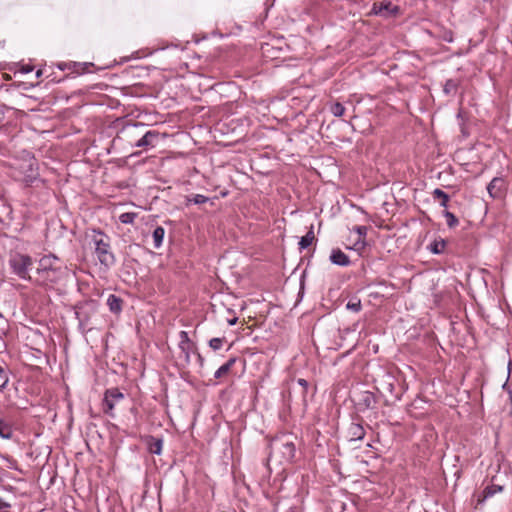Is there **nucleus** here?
Returning a JSON list of instances; mask_svg holds the SVG:
<instances>
[{
  "label": "nucleus",
  "mask_w": 512,
  "mask_h": 512,
  "mask_svg": "<svg viewBox=\"0 0 512 512\" xmlns=\"http://www.w3.org/2000/svg\"><path fill=\"white\" fill-rule=\"evenodd\" d=\"M458 84L455 80L449 79L444 85V92L446 94H455L457 91Z\"/></svg>",
  "instance_id": "obj_23"
},
{
  "label": "nucleus",
  "mask_w": 512,
  "mask_h": 512,
  "mask_svg": "<svg viewBox=\"0 0 512 512\" xmlns=\"http://www.w3.org/2000/svg\"><path fill=\"white\" fill-rule=\"evenodd\" d=\"M330 260L333 264L340 266H347L350 263L348 256L343 253L340 249H335L330 255Z\"/></svg>",
  "instance_id": "obj_7"
},
{
  "label": "nucleus",
  "mask_w": 512,
  "mask_h": 512,
  "mask_svg": "<svg viewBox=\"0 0 512 512\" xmlns=\"http://www.w3.org/2000/svg\"><path fill=\"white\" fill-rule=\"evenodd\" d=\"M444 249H445V242L443 240H441V241H434L430 245V250L434 254L442 253L444 251Z\"/></svg>",
  "instance_id": "obj_24"
},
{
  "label": "nucleus",
  "mask_w": 512,
  "mask_h": 512,
  "mask_svg": "<svg viewBox=\"0 0 512 512\" xmlns=\"http://www.w3.org/2000/svg\"><path fill=\"white\" fill-rule=\"evenodd\" d=\"M398 11V7L394 6L391 2H381L374 4L372 12L375 15L388 16Z\"/></svg>",
  "instance_id": "obj_6"
},
{
  "label": "nucleus",
  "mask_w": 512,
  "mask_h": 512,
  "mask_svg": "<svg viewBox=\"0 0 512 512\" xmlns=\"http://www.w3.org/2000/svg\"><path fill=\"white\" fill-rule=\"evenodd\" d=\"M148 450L152 454L160 455L162 452L163 441L159 438L149 437L147 440Z\"/></svg>",
  "instance_id": "obj_9"
},
{
  "label": "nucleus",
  "mask_w": 512,
  "mask_h": 512,
  "mask_svg": "<svg viewBox=\"0 0 512 512\" xmlns=\"http://www.w3.org/2000/svg\"><path fill=\"white\" fill-rule=\"evenodd\" d=\"M158 137V132L147 131L135 144L136 147L153 146V142Z\"/></svg>",
  "instance_id": "obj_8"
},
{
  "label": "nucleus",
  "mask_w": 512,
  "mask_h": 512,
  "mask_svg": "<svg viewBox=\"0 0 512 512\" xmlns=\"http://www.w3.org/2000/svg\"><path fill=\"white\" fill-rule=\"evenodd\" d=\"M9 383V370L0 365V391H3Z\"/></svg>",
  "instance_id": "obj_18"
},
{
  "label": "nucleus",
  "mask_w": 512,
  "mask_h": 512,
  "mask_svg": "<svg viewBox=\"0 0 512 512\" xmlns=\"http://www.w3.org/2000/svg\"><path fill=\"white\" fill-rule=\"evenodd\" d=\"M508 184L502 177H494L487 186V191L493 199H502L507 192Z\"/></svg>",
  "instance_id": "obj_4"
},
{
  "label": "nucleus",
  "mask_w": 512,
  "mask_h": 512,
  "mask_svg": "<svg viewBox=\"0 0 512 512\" xmlns=\"http://www.w3.org/2000/svg\"><path fill=\"white\" fill-rule=\"evenodd\" d=\"M11 505L0 498V510L8 509Z\"/></svg>",
  "instance_id": "obj_31"
},
{
  "label": "nucleus",
  "mask_w": 512,
  "mask_h": 512,
  "mask_svg": "<svg viewBox=\"0 0 512 512\" xmlns=\"http://www.w3.org/2000/svg\"><path fill=\"white\" fill-rule=\"evenodd\" d=\"M179 348L181 350L184 361L186 363H189L190 362V353L195 349L194 343H190V344H186V345L182 344V345H179Z\"/></svg>",
  "instance_id": "obj_19"
},
{
  "label": "nucleus",
  "mask_w": 512,
  "mask_h": 512,
  "mask_svg": "<svg viewBox=\"0 0 512 512\" xmlns=\"http://www.w3.org/2000/svg\"><path fill=\"white\" fill-rule=\"evenodd\" d=\"M164 235H165V230L163 227L159 226L153 231L152 237H153V241H154V246L156 248H159L162 245Z\"/></svg>",
  "instance_id": "obj_17"
},
{
  "label": "nucleus",
  "mask_w": 512,
  "mask_h": 512,
  "mask_svg": "<svg viewBox=\"0 0 512 512\" xmlns=\"http://www.w3.org/2000/svg\"><path fill=\"white\" fill-rule=\"evenodd\" d=\"M92 242L100 263L106 267L111 266L114 263V256L110 252L108 237L100 231H93Z\"/></svg>",
  "instance_id": "obj_1"
},
{
  "label": "nucleus",
  "mask_w": 512,
  "mask_h": 512,
  "mask_svg": "<svg viewBox=\"0 0 512 512\" xmlns=\"http://www.w3.org/2000/svg\"><path fill=\"white\" fill-rule=\"evenodd\" d=\"M432 195H433V198L436 199V200H440V205L442 207H447V204H448V201H449V196L448 194H446L443 190L439 189V188H436L433 192H432Z\"/></svg>",
  "instance_id": "obj_16"
},
{
  "label": "nucleus",
  "mask_w": 512,
  "mask_h": 512,
  "mask_svg": "<svg viewBox=\"0 0 512 512\" xmlns=\"http://www.w3.org/2000/svg\"><path fill=\"white\" fill-rule=\"evenodd\" d=\"M314 240L315 235L313 231V226H311L310 230L306 233V235L301 237L299 241V248L301 250L308 248L313 243Z\"/></svg>",
  "instance_id": "obj_12"
},
{
  "label": "nucleus",
  "mask_w": 512,
  "mask_h": 512,
  "mask_svg": "<svg viewBox=\"0 0 512 512\" xmlns=\"http://www.w3.org/2000/svg\"><path fill=\"white\" fill-rule=\"evenodd\" d=\"M444 217L446 218V221H447V225L449 227H455L457 224H458V219L456 218V216L449 212V211H444Z\"/></svg>",
  "instance_id": "obj_26"
},
{
  "label": "nucleus",
  "mask_w": 512,
  "mask_h": 512,
  "mask_svg": "<svg viewBox=\"0 0 512 512\" xmlns=\"http://www.w3.org/2000/svg\"><path fill=\"white\" fill-rule=\"evenodd\" d=\"M329 109L335 117H341L345 113V107L339 102L332 103Z\"/></svg>",
  "instance_id": "obj_21"
},
{
  "label": "nucleus",
  "mask_w": 512,
  "mask_h": 512,
  "mask_svg": "<svg viewBox=\"0 0 512 512\" xmlns=\"http://www.w3.org/2000/svg\"><path fill=\"white\" fill-rule=\"evenodd\" d=\"M223 341H224V339H223V338H212V339L209 341V346H210L213 350H219V349L222 347Z\"/></svg>",
  "instance_id": "obj_28"
},
{
  "label": "nucleus",
  "mask_w": 512,
  "mask_h": 512,
  "mask_svg": "<svg viewBox=\"0 0 512 512\" xmlns=\"http://www.w3.org/2000/svg\"><path fill=\"white\" fill-rule=\"evenodd\" d=\"M350 433L352 435V439H362L364 437L363 427L359 424H352L350 427Z\"/></svg>",
  "instance_id": "obj_20"
},
{
  "label": "nucleus",
  "mask_w": 512,
  "mask_h": 512,
  "mask_svg": "<svg viewBox=\"0 0 512 512\" xmlns=\"http://www.w3.org/2000/svg\"><path fill=\"white\" fill-rule=\"evenodd\" d=\"M12 434L13 430L11 424L4 419H0V437L3 439H10Z\"/></svg>",
  "instance_id": "obj_13"
},
{
  "label": "nucleus",
  "mask_w": 512,
  "mask_h": 512,
  "mask_svg": "<svg viewBox=\"0 0 512 512\" xmlns=\"http://www.w3.org/2000/svg\"><path fill=\"white\" fill-rule=\"evenodd\" d=\"M236 362V358H230L225 364H223L221 367L218 368V370L215 372L214 374V377L216 379H219L221 377H224L226 376L231 368L233 367V365L235 364Z\"/></svg>",
  "instance_id": "obj_11"
},
{
  "label": "nucleus",
  "mask_w": 512,
  "mask_h": 512,
  "mask_svg": "<svg viewBox=\"0 0 512 512\" xmlns=\"http://www.w3.org/2000/svg\"><path fill=\"white\" fill-rule=\"evenodd\" d=\"M41 75H42V71H41V70H38V71L36 72V76H37V77H40Z\"/></svg>",
  "instance_id": "obj_36"
},
{
  "label": "nucleus",
  "mask_w": 512,
  "mask_h": 512,
  "mask_svg": "<svg viewBox=\"0 0 512 512\" xmlns=\"http://www.w3.org/2000/svg\"><path fill=\"white\" fill-rule=\"evenodd\" d=\"M32 70H33V68H32L31 66H28V65L23 66V67H22V69H21V71H22L23 73H29V72H31Z\"/></svg>",
  "instance_id": "obj_33"
},
{
  "label": "nucleus",
  "mask_w": 512,
  "mask_h": 512,
  "mask_svg": "<svg viewBox=\"0 0 512 512\" xmlns=\"http://www.w3.org/2000/svg\"><path fill=\"white\" fill-rule=\"evenodd\" d=\"M236 322H237V318H233V319L228 320V324L231 325V326L236 324Z\"/></svg>",
  "instance_id": "obj_35"
},
{
  "label": "nucleus",
  "mask_w": 512,
  "mask_h": 512,
  "mask_svg": "<svg viewBox=\"0 0 512 512\" xmlns=\"http://www.w3.org/2000/svg\"><path fill=\"white\" fill-rule=\"evenodd\" d=\"M273 450L282 456L286 462H291L295 457V443L287 437L277 439L273 443Z\"/></svg>",
  "instance_id": "obj_3"
},
{
  "label": "nucleus",
  "mask_w": 512,
  "mask_h": 512,
  "mask_svg": "<svg viewBox=\"0 0 512 512\" xmlns=\"http://www.w3.org/2000/svg\"><path fill=\"white\" fill-rule=\"evenodd\" d=\"M353 231H355L358 234V240L355 243L356 249H362L365 246V237L368 231V228L366 226H355L353 228Z\"/></svg>",
  "instance_id": "obj_10"
},
{
  "label": "nucleus",
  "mask_w": 512,
  "mask_h": 512,
  "mask_svg": "<svg viewBox=\"0 0 512 512\" xmlns=\"http://www.w3.org/2000/svg\"><path fill=\"white\" fill-rule=\"evenodd\" d=\"M121 304V299L115 295H110L107 299V305L109 306L111 312L119 313L122 309Z\"/></svg>",
  "instance_id": "obj_14"
},
{
  "label": "nucleus",
  "mask_w": 512,
  "mask_h": 512,
  "mask_svg": "<svg viewBox=\"0 0 512 512\" xmlns=\"http://www.w3.org/2000/svg\"><path fill=\"white\" fill-rule=\"evenodd\" d=\"M13 272L22 279L29 278V269L32 266V260L27 255L16 254L9 260Z\"/></svg>",
  "instance_id": "obj_2"
},
{
  "label": "nucleus",
  "mask_w": 512,
  "mask_h": 512,
  "mask_svg": "<svg viewBox=\"0 0 512 512\" xmlns=\"http://www.w3.org/2000/svg\"><path fill=\"white\" fill-rule=\"evenodd\" d=\"M361 301L359 299H351L347 304L346 308L353 312H359L361 310Z\"/></svg>",
  "instance_id": "obj_25"
},
{
  "label": "nucleus",
  "mask_w": 512,
  "mask_h": 512,
  "mask_svg": "<svg viewBox=\"0 0 512 512\" xmlns=\"http://www.w3.org/2000/svg\"><path fill=\"white\" fill-rule=\"evenodd\" d=\"M51 260L52 258L51 257H44L41 259V266L44 268V269H47L48 266H51Z\"/></svg>",
  "instance_id": "obj_30"
},
{
  "label": "nucleus",
  "mask_w": 512,
  "mask_h": 512,
  "mask_svg": "<svg viewBox=\"0 0 512 512\" xmlns=\"http://www.w3.org/2000/svg\"><path fill=\"white\" fill-rule=\"evenodd\" d=\"M188 202H193L194 204H203L208 201V198L201 194H195L187 198Z\"/></svg>",
  "instance_id": "obj_27"
},
{
  "label": "nucleus",
  "mask_w": 512,
  "mask_h": 512,
  "mask_svg": "<svg viewBox=\"0 0 512 512\" xmlns=\"http://www.w3.org/2000/svg\"><path fill=\"white\" fill-rule=\"evenodd\" d=\"M179 339H180V342H179V345H186V344H190V343H193L190 339H189V336H188V333L186 331H181L179 333Z\"/></svg>",
  "instance_id": "obj_29"
},
{
  "label": "nucleus",
  "mask_w": 512,
  "mask_h": 512,
  "mask_svg": "<svg viewBox=\"0 0 512 512\" xmlns=\"http://www.w3.org/2000/svg\"><path fill=\"white\" fill-rule=\"evenodd\" d=\"M124 398V395L122 392L119 391L117 388L108 389L105 392L104 396V412L106 414H109L110 416H113V409L117 403H119Z\"/></svg>",
  "instance_id": "obj_5"
},
{
  "label": "nucleus",
  "mask_w": 512,
  "mask_h": 512,
  "mask_svg": "<svg viewBox=\"0 0 512 512\" xmlns=\"http://www.w3.org/2000/svg\"><path fill=\"white\" fill-rule=\"evenodd\" d=\"M142 126H143V124H141V123H137V124H133L132 126H127V127L125 128V130L130 129V128L142 127Z\"/></svg>",
  "instance_id": "obj_34"
},
{
  "label": "nucleus",
  "mask_w": 512,
  "mask_h": 512,
  "mask_svg": "<svg viewBox=\"0 0 512 512\" xmlns=\"http://www.w3.org/2000/svg\"><path fill=\"white\" fill-rule=\"evenodd\" d=\"M298 384L301 385L303 388H307L308 382L305 379H298Z\"/></svg>",
  "instance_id": "obj_32"
},
{
  "label": "nucleus",
  "mask_w": 512,
  "mask_h": 512,
  "mask_svg": "<svg viewBox=\"0 0 512 512\" xmlns=\"http://www.w3.org/2000/svg\"><path fill=\"white\" fill-rule=\"evenodd\" d=\"M502 491L501 486H488L483 491V497L478 500V503H483L487 498L492 497L495 493Z\"/></svg>",
  "instance_id": "obj_15"
},
{
  "label": "nucleus",
  "mask_w": 512,
  "mask_h": 512,
  "mask_svg": "<svg viewBox=\"0 0 512 512\" xmlns=\"http://www.w3.org/2000/svg\"><path fill=\"white\" fill-rule=\"evenodd\" d=\"M137 217V214L134 212H125L119 216V221L123 224H132Z\"/></svg>",
  "instance_id": "obj_22"
}]
</instances>
